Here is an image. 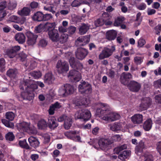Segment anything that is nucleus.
Returning a JSON list of instances; mask_svg holds the SVG:
<instances>
[{
    "instance_id": "20",
    "label": "nucleus",
    "mask_w": 161,
    "mask_h": 161,
    "mask_svg": "<svg viewBox=\"0 0 161 161\" xmlns=\"http://www.w3.org/2000/svg\"><path fill=\"white\" fill-rule=\"evenodd\" d=\"M28 140L30 145L34 148H36L39 146L40 142L36 138L31 136Z\"/></svg>"
},
{
    "instance_id": "14",
    "label": "nucleus",
    "mask_w": 161,
    "mask_h": 161,
    "mask_svg": "<svg viewBox=\"0 0 161 161\" xmlns=\"http://www.w3.org/2000/svg\"><path fill=\"white\" fill-rule=\"evenodd\" d=\"M65 136L69 139L73 140L76 142H80L81 138L79 135H76V131L75 130L70 131L66 132Z\"/></svg>"
},
{
    "instance_id": "39",
    "label": "nucleus",
    "mask_w": 161,
    "mask_h": 161,
    "mask_svg": "<svg viewBox=\"0 0 161 161\" xmlns=\"http://www.w3.org/2000/svg\"><path fill=\"white\" fill-rule=\"evenodd\" d=\"M130 154V151L129 150L124 151L121 153L120 154L118 157V158L119 159V157L122 158L123 159L127 158V157L129 156Z\"/></svg>"
},
{
    "instance_id": "63",
    "label": "nucleus",
    "mask_w": 161,
    "mask_h": 161,
    "mask_svg": "<svg viewBox=\"0 0 161 161\" xmlns=\"http://www.w3.org/2000/svg\"><path fill=\"white\" fill-rule=\"evenodd\" d=\"M156 12L155 10L153 9H149L147 11V14L148 15H150L155 14Z\"/></svg>"
},
{
    "instance_id": "56",
    "label": "nucleus",
    "mask_w": 161,
    "mask_h": 161,
    "mask_svg": "<svg viewBox=\"0 0 161 161\" xmlns=\"http://www.w3.org/2000/svg\"><path fill=\"white\" fill-rule=\"evenodd\" d=\"M146 5L144 3H142L137 6V8L139 10H144L146 8Z\"/></svg>"
},
{
    "instance_id": "15",
    "label": "nucleus",
    "mask_w": 161,
    "mask_h": 161,
    "mask_svg": "<svg viewBox=\"0 0 161 161\" xmlns=\"http://www.w3.org/2000/svg\"><path fill=\"white\" fill-rule=\"evenodd\" d=\"M48 35L53 42H57L58 41L59 34L57 30H51L48 32Z\"/></svg>"
},
{
    "instance_id": "29",
    "label": "nucleus",
    "mask_w": 161,
    "mask_h": 161,
    "mask_svg": "<svg viewBox=\"0 0 161 161\" xmlns=\"http://www.w3.org/2000/svg\"><path fill=\"white\" fill-rule=\"evenodd\" d=\"M125 18L122 16L118 17L114 19V23L112 24L113 26L116 27L119 26L121 24H122L125 20Z\"/></svg>"
},
{
    "instance_id": "31",
    "label": "nucleus",
    "mask_w": 161,
    "mask_h": 161,
    "mask_svg": "<svg viewBox=\"0 0 161 161\" xmlns=\"http://www.w3.org/2000/svg\"><path fill=\"white\" fill-rule=\"evenodd\" d=\"M89 27L85 24H82L79 28V33L81 35H84L86 33L89 29Z\"/></svg>"
},
{
    "instance_id": "33",
    "label": "nucleus",
    "mask_w": 161,
    "mask_h": 161,
    "mask_svg": "<svg viewBox=\"0 0 161 161\" xmlns=\"http://www.w3.org/2000/svg\"><path fill=\"white\" fill-rule=\"evenodd\" d=\"M72 123V119L69 117L67 118L64 122V129L66 130L69 129L71 126Z\"/></svg>"
},
{
    "instance_id": "5",
    "label": "nucleus",
    "mask_w": 161,
    "mask_h": 161,
    "mask_svg": "<svg viewBox=\"0 0 161 161\" xmlns=\"http://www.w3.org/2000/svg\"><path fill=\"white\" fill-rule=\"evenodd\" d=\"M91 117V114L90 111L86 109H79L75 114V119H82L85 122L89 120Z\"/></svg>"
},
{
    "instance_id": "26",
    "label": "nucleus",
    "mask_w": 161,
    "mask_h": 161,
    "mask_svg": "<svg viewBox=\"0 0 161 161\" xmlns=\"http://www.w3.org/2000/svg\"><path fill=\"white\" fill-rule=\"evenodd\" d=\"M18 129L27 132L28 130H31V128L29 127V124L25 122H23L20 123L18 125Z\"/></svg>"
},
{
    "instance_id": "38",
    "label": "nucleus",
    "mask_w": 161,
    "mask_h": 161,
    "mask_svg": "<svg viewBox=\"0 0 161 161\" xmlns=\"http://www.w3.org/2000/svg\"><path fill=\"white\" fill-rule=\"evenodd\" d=\"M121 128L120 123H115L110 127V129L113 131L119 130Z\"/></svg>"
},
{
    "instance_id": "41",
    "label": "nucleus",
    "mask_w": 161,
    "mask_h": 161,
    "mask_svg": "<svg viewBox=\"0 0 161 161\" xmlns=\"http://www.w3.org/2000/svg\"><path fill=\"white\" fill-rule=\"evenodd\" d=\"M38 126L40 129H44L47 126V124L44 119H42L38 122Z\"/></svg>"
},
{
    "instance_id": "28",
    "label": "nucleus",
    "mask_w": 161,
    "mask_h": 161,
    "mask_svg": "<svg viewBox=\"0 0 161 161\" xmlns=\"http://www.w3.org/2000/svg\"><path fill=\"white\" fill-rule=\"evenodd\" d=\"M152 120L150 119H148L144 122L143 128L145 131H149L152 128Z\"/></svg>"
},
{
    "instance_id": "53",
    "label": "nucleus",
    "mask_w": 161,
    "mask_h": 161,
    "mask_svg": "<svg viewBox=\"0 0 161 161\" xmlns=\"http://www.w3.org/2000/svg\"><path fill=\"white\" fill-rule=\"evenodd\" d=\"M47 42L45 39H41L38 45L41 47H44L47 45Z\"/></svg>"
},
{
    "instance_id": "6",
    "label": "nucleus",
    "mask_w": 161,
    "mask_h": 161,
    "mask_svg": "<svg viewBox=\"0 0 161 161\" xmlns=\"http://www.w3.org/2000/svg\"><path fill=\"white\" fill-rule=\"evenodd\" d=\"M52 18L53 16L51 14H44L42 12L40 11H38L35 13L32 17L33 20L38 21H46Z\"/></svg>"
},
{
    "instance_id": "25",
    "label": "nucleus",
    "mask_w": 161,
    "mask_h": 161,
    "mask_svg": "<svg viewBox=\"0 0 161 161\" xmlns=\"http://www.w3.org/2000/svg\"><path fill=\"white\" fill-rule=\"evenodd\" d=\"M48 126L51 129H54L58 126V124L57 122V120L54 117L49 118L48 119Z\"/></svg>"
},
{
    "instance_id": "64",
    "label": "nucleus",
    "mask_w": 161,
    "mask_h": 161,
    "mask_svg": "<svg viewBox=\"0 0 161 161\" xmlns=\"http://www.w3.org/2000/svg\"><path fill=\"white\" fill-rule=\"evenodd\" d=\"M155 98L158 102L161 104V94H159L155 96Z\"/></svg>"
},
{
    "instance_id": "21",
    "label": "nucleus",
    "mask_w": 161,
    "mask_h": 161,
    "mask_svg": "<svg viewBox=\"0 0 161 161\" xmlns=\"http://www.w3.org/2000/svg\"><path fill=\"white\" fill-rule=\"evenodd\" d=\"M117 32L114 30H111L107 32L106 35V38L109 40H114L117 36Z\"/></svg>"
},
{
    "instance_id": "37",
    "label": "nucleus",
    "mask_w": 161,
    "mask_h": 161,
    "mask_svg": "<svg viewBox=\"0 0 161 161\" xmlns=\"http://www.w3.org/2000/svg\"><path fill=\"white\" fill-rule=\"evenodd\" d=\"M68 38V35L67 34L63 33L61 34L60 37L59 38L58 41L61 44H63L67 41Z\"/></svg>"
},
{
    "instance_id": "11",
    "label": "nucleus",
    "mask_w": 161,
    "mask_h": 161,
    "mask_svg": "<svg viewBox=\"0 0 161 161\" xmlns=\"http://www.w3.org/2000/svg\"><path fill=\"white\" fill-rule=\"evenodd\" d=\"M115 50L114 47L112 46V49L105 47L99 56V59H103L109 57L112 54Z\"/></svg>"
},
{
    "instance_id": "57",
    "label": "nucleus",
    "mask_w": 161,
    "mask_h": 161,
    "mask_svg": "<svg viewBox=\"0 0 161 161\" xmlns=\"http://www.w3.org/2000/svg\"><path fill=\"white\" fill-rule=\"evenodd\" d=\"M7 6V3L6 1H3L0 3V11L4 9Z\"/></svg>"
},
{
    "instance_id": "2",
    "label": "nucleus",
    "mask_w": 161,
    "mask_h": 161,
    "mask_svg": "<svg viewBox=\"0 0 161 161\" xmlns=\"http://www.w3.org/2000/svg\"><path fill=\"white\" fill-rule=\"evenodd\" d=\"M132 77V75L130 73L123 72L120 76V82L124 85L129 87L131 91L137 92L140 90L141 85L138 82L134 80L131 81L129 82V80Z\"/></svg>"
},
{
    "instance_id": "32",
    "label": "nucleus",
    "mask_w": 161,
    "mask_h": 161,
    "mask_svg": "<svg viewBox=\"0 0 161 161\" xmlns=\"http://www.w3.org/2000/svg\"><path fill=\"white\" fill-rule=\"evenodd\" d=\"M65 89L66 90V93L68 96L73 94L74 92V87L69 84H65L64 85Z\"/></svg>"
},
{
    "instance_id": "51",
    "label": "nucleus",
    "mask_w": 161,
    "mask_h": 161,
    "mask_svg": "<svg viewBox=\"0 0 161 161\" xmlns=\"http://www.w3.org/2000/svg\"><path fill=\"white\" fill-rule=\"evenodd\" d=\"M75 67H74V69H76L78 70H81L83 68V64L79 61H77L75 64Z\"/></svg>"
},
{
    "instance_id": "24",
    "label": "nucleus",
    "mask_w": 161,
    "mask_h": 161,
    "mask_svg": "<svg viewBox=\"0 0 161 161\" xmlns=\"http://www.w3.org/2000/svg\"><path fill=\"white\" fill-rule=\"evenodd\" d=\"M55 80L53 75L50 73H47L45 74L44 78V81L45 83L48 85L53 83Z\"/></svg>"
},
{
    "instance_id": "22",
    "label": "nucleus",
    "mask_w": 161,
    "mask_h": 161,
    "mask_svg": "<svg viewBox=\"0 0 161 161\" xmlns=\"http://www.w3.org/2000/svg\"><path fill=\"white\" fill-rule=\"evenodd\" d=\"M31 10L27 7H24L21 9L18 10V14L21 16H27L31 14Z\"/></svg>"
},
{
    "instance_id": "8",
    "label": "nucleus",
    "mask_w": 161,
    "mask_h": 161,
    "mask_svg": "<svg viewBox=\"0 0 161 161\" xmlns=\"http://www.w3.org/2000/svg\"><path fill=\"white\" fill-rule=\"evenodd\" d=\"M68 77L71 82H76L81 80V75L78 71L75 69H72L69 71Z\"/></svg>"
},
{
    "instance_id": "3",
    "label": "nucleus",
    "mask_w": 161,
    "mask_h": 161,
    "mask_svg": "<svg viewBox=\"0 0 161 161\" xmlns=\"http://www.w3.org/2000/svg\"><path fill=\"white\" fill-rule=\"evenodd\" d=\"M105 104H103V106L101 108L97 109L96 110L97 114L99 116L104 115L103 117V119L105 120L114 121L119 119L120 116L118 114L115 113H110L109 110L106 109L104 107Z\"/></svg>"
},
{
    "instance_id": "62",
    "label": "nucleus",
    "mask_w": 161,
    "mask_h": 161,
    "mask_svg": "<svg viewBox=\"0 0 161 161\" xmlns=\"http://www.w3.org/2000/svg\"><path fill=\"white\" fill-rule=\"evenodd\" d=\"M68 117L64 115H63L62 116H60L59 118H58V120L59 122H62L64 121V120H65L67 118H68Z\"/></svg>"
},
{
    "instance_id": "48",
    "label": "nucleus",
    "mask_w": 161,
    "mask_h": 161,
    "mask_svg": "<svg viewBox=\"0 0 161 161\" xmlns=\"http://www.w3.org/2000/svg\"><path fill=\"white\" fill-rule=\"evenodd\" d=\"M137 47H141L146 44V41L143 38H140L138 41Z\"/></svg>"
},
{
    "instance_id": "59",
    "label": "nucleus",
    "mask_w": 161,
    "mask_h": 161,
    "mask_svg": "<svg viewBox=\"0 0 161 161\" xmlns=\"http://www.w3.org/2000/svg\"><path fill=\"white\" fill-rule=\"evenodd\" d=\"M134 60L135 62L138 64H140L142 61L141 57L138 56L135 57Z\"/></svg>"
},
{
    "instance_id": "30",
    "label": "nucleus",
    "mask_w": 161,
    "mask_h": 161,
    "mask_svg": "<svg viewBox=\"0 0 161 161\" xmlns=\"http://www.w3.org/2000/svg\"><path fill=\"white\" fill-rule=\"evenodd\" d=\"M6 118L8 119V120L6 119H2V123L6 127L10 128V112H7L6 114Z\"/></svg>"
},
{
    "instance_id": "36",
    "label": "nucleus",
    "mask_w": 161,
    "mask_h": 161,
    "mask_svg": "<svg viewBox=\"0 0 161 161\" xmlns=\"http://www.w3.org/2000/svg\"><path fill=\"white\" fill-rule=\"evenodd\" d=\"M145 147L144 143L142 141H140L135 148L136 151L137 152L142 153Z\"/></svg>"
},
{
    "instance_id": "52",
    "label": "nucleus",
    "mask_w": 161,
    "mask_h": 161,
    "mask_svg": "<svg viewBox=\"0 0 161 161\" xmlns=\"http://www.w3.org/2000/svg\"><path fill=\"white\" fill-rule=\"evenodd\" d=\"M70 66L73 68L75 67V64L77 61H75V58L73 57L71 58L69 61Z\"/></svg>"
},
{
    "instance_id": "12",
    "label": "nucleus",
    "mask_w": 161,
    "mask_h": 161,
    "mask_svg": "<svg viewBox=\"0 0 161 161\" xmlns=\"http://www.w3.org/2000/svg\"><path fill=\"white\" fill-rule=\"evenodd\" d=\"M75 53L76 58L82 60L87 55L88 51L85 48L80 47L77 48Z\"/></svg>"
},
{
    "instance_id": "13",
    "label": "nucleus",
    "mask_w": 161,
    "mask_h": 161,
    "mask_svg": "<svg viewBox=\"0 0 161 161\" xmlns=\"http://www.w3.org/2000/svg\"><path fill=\"white\" fill-rule=\"evenodd\" d=\"M26 35L27 37V43L29 45H33L35 44L38 36L34 34L30 31L26 32Z\"/></svg>"
},
{
    "instance_id": "58",
    "label": "nucleus",
    "mask_w": 161,
    "mask_h": 161,
    "mask_svg": "<svg viewBox=\"0 0 161 161\" xmlns=\"http://www.w3.org/2000/svg\"><path fill=\"white\" fill-rule=\"evenodd\" d=\"M156 149L158 152L161 155V142H159L157 143Z\"/></svg>"
},
{
    "instance_id": "55",
    "label": "nucleus",
    "mask_w": 161,
    "mask_h": 161,
    "mask_svg": "<svg viewBox=\"0 0 161 161\" xmlns=\"http://www.w3.org/2000/svg\"><path fill=\"white\" fill-rule=\"evenodd\" d=\"M107 75L111 79H113L114 76L115 72L114 70L112 69H109V71L107 72Z\"/></svg>"
},
{
    "instance_id": "27",
    "label": "nucleus",
    "mask_w": 161,
    "mask_h": 161,
    "mask_svg": "<svg viewBox=\"0 0 161 161\" xmlns=\"http://www.w3.org/2000/svg\"><path fill=\"white\" fill-rule=\"evenodd\" d=\"M20 48V47L18 45L11 47V58H13L17 55Z\"/></svg>"
},
{
    "instance_id": "54",
    "label": "nucleus",
    "mask_w": 161,
    "mask_h": 161,
    "mask_svg": "<svg viewBox=\"0 0 161 161\" xmlns=\"http://www.w3.org/2000/svg\"><path fill=\"white\" fill-rule=\"evenodd\" d=\"M44 9L45 10L49 11L53 14L55 13V11L54 10V7L52 6L44 7Z\"/></svg>"
},
{
    "instance_id": "4",
    "label": "nucleus",
    "mask_w": 161,
    "mask_h": 161,
    "mask_svg": "<svg viewBox=\"0 0 161 161\" xmlns=\"http://www.w3.org/2000/svg\"><path fill=\"white\" fill-rule=\"evenodd\" d=\"M78 88L79 92L85 96H88L92 92V87L91 85L88 82L83 80L81 81Z\"/></svg>"
},
{
    "instance_id": "61",
    "label": "nucleus",
    "mask_w": 161,
    "mask_h": 161,
    "mask_svg": "<svg viewBox=\"0 0 161 161\" xmlns=\"http://www.w3.org/2000/svg\"><path fill=\"white\" fill-rule=\"evenodd\" d=\"M42 26L41 25H38L36 27L35 29V31L36 33H40L42 31Z\"/></svg>"
},
{
    "instance_id": "46",
    "label": "nucleus",
    "mask_w": 161,
    "mask_h": 161,
    "mask_svg": "<svg viewBox=\"0 0 161 161\" xmlns=\"http://www.w3.org/2000/svg\"><path fill=\"white\" fill-rule=\"evenodd\" d=\"M143 161H153V157L151 154H146L144 155Z\"/></svg>"
},
{
    "instance_id": "42",
    "label": "nucleus",
    "mask_w": 161,
    "mask_h": 161,
    "mask_svg": "<svg viewBox=\"0 0 161 161\" xmlns=\"http://www.w3.org/2000/svg\"><path fill=\"white\" fill-rule=\"evenodd\" d=\"M5 62L3 58L0 59V72H3L5 70Z\"/></svg>"
},
{
    "instance_id": "40",
    "label": "nucleus",
    "mask_w": 161,
    "mask_h": 161,
    "mask_svg": "<svg viewBox=\"0 0 161 161\" xmlns=\"http://www.w3.org/2000/svg\"><path fill=\"white\" fill-rule=\"evenodd\" d=\"M30 74L35 79H38L42 76L41 73L40 71H34L30 72Z\"/></svg>"
},
{
    "instance_id": "50",
    "label": "nucleus",
    "mask_w": 161,
    "mask_h": 161,
    "mask_svg": "<svg viewBox=\"0 0 161 161\" xmlns=\"http://www.w3.org/2000/svg\"><path fill=\"white\" fill-rule=\"evenodd\" d=\"M39 4L35 1L32 2L31 3L30 6L32 10L38 7Z\"/></svg>"
},
{
    "instance_id": "49",
    "label": "nucleus",
    "mask_w": 161,
    "mask_h": 161,
    "mask_svg": "<svg viewBox=\"0 0 161 161\" xmlns=\"http://www.w3.org/2000/svg\"><path fill=\"white\" fill-rule=\"evenodd\" d=\"M11 79L12 78H15L18 73L17 70L16 69H11Z\"/></svg>"
},
{
    "instance_id": "18",
    "label": "nucleus",
    "mask_w": 161,
    "mask_h": 161,
    "mask_svg": "<svg viewBox=\"0 0 161 161\" xmlns=\"http://www.w3.org/2000/svg\"><path fill=\"white\" fill-rule=\"evenodd\" d=\"M60 103L58 102L52 104L50 106L48 110V113L50 115H53L54 114V111L57 110L58 109L61 107Z\"/></svg>"
},
{
    "instance_id": "60",
    "label": "nucleus",
    "mask_w": 161,
    "mask_h": 161,
    "mask_svg": "<svg viewBox=\"0 0 161 161\" xmlns=\"http://www.w3.org/2000/svg\"><path fill=\"white\" fill-rule=\"evenodd\" d=\"M17 5V2L15 1H12L11 0V10L15 9Z\"/></svg>"
},
{
    "instance_id": "44",
    "label": "nucleus",
    "mask_w": 161,
    "mask_h": 161,
    "mask_svg": "<svg viewBox=\"0 0 161 161\" xmlns=\"http://www.w3.org/2000/svg\"><path fill=\"white\" fill-rule=\"evenodd\" d=\"M94 24L96 27L100 26L105 24L104 22H103L101 17L95 20L94 22Z\"/></svg>"
},
{
    "instance_id": "16",
    "label": "nucleus",
    "mask_w": 161,
    "mask_h": 161,
    "mask_svg": "<svg viewBox=\"0 0 161 161\" xmlns=\"http://www.w3.org/2000/svg\"><path fill=\"white\" fill-rule=\"evenodd\" d=\"M89 42V39L87 37H79L75 41V44L78 47L84 46Z\"/></svg>"
},
{
    "instance_id": "23",
    "label": "nucleus",
    "mask_w": 161,
    "mask_h": 161,
    "mask_svg": "<svg viewBox=\"0 0 161 161\" xmlns=\"http://www.w3.org/2000/svg\"><path fill=\"white\" fill-rule=\"evenodd\" d=\"M14 38L15 40L19 44H22L25 42V36L22 33L19 32L17 33Z\"/></svg>"
},
{
    "instance_id": "34",
    "label": "nucleus",
    "mask_w": 161,
    "mask_h": 161,
    "mask_svg": "<svg viewBox=\"0 0 161 161\" xmlns=\"http://www.w3.org/2000/svg\"><path fill=\"white\" fill-rule=\"evenodd\" d=\"M56 26L55 23L54 22L53 23L47 22L44 25V27L47 31L48 32L51 30L55 29L54 28Z\"/></svg>"
},
{
    "instance_id": "9",
    "label": "nucleus",
    "mask_w": 161,
    "mask_h": 161,
    "mask_svg": "<svg viewBox=\"0 0 161 161\" xmlns=\"http://www.w3.org/2000/svg\"><path fill=\"white\" fill-rule=\"evenodd\" d=\"M113 141L107 138H100L98 141V144L100 148L103 150L105 151L108 149L109 145L111 144Z\"/></svg>"
},
{
    "instance_id": "19",
    "label": "nucleus",
    "mask_w": 161,
    "mask_h": 161,
    "mask_svg": "<svg viewBox=\"0 0 161 161\" xmlns=\"http://www.w3.org/2000/svg\"><path fill=\"white\" fill-rule=\"evenodd\" d=\"M131 120L134 124H140L143 121V116L142 114H136L131 118Z\"/></svg>"
},
{
    "instance_id": "47",
    "label": "nucleus",
    "mask_w": 161,
    "mask_h": 161,
    "mask_svg": "<svg viewBox=\"0 0 161 161\" xmlns=\"http://www.w3.org/2000/svg\"><path fill=\"white\" fill-rule=\"evenodd\" d=\"M81 0H74L71 3V6L73 7H78L81 5Z\"/></svg>"
},
{
    "instance_id": "17",
    "label": "nucleus",
    "mask_w": 161,
    "mask_h": 161,
    "mask_svg": "<svg viewBox=\"0 0 161 161\" xmlns=\"http://www.w3.org/2000/svg\"><path fill=\"white\" fill-rule=\"evenodd\" d=\"M106 25H112L113 22L109 20L112 18V16L107 12H104L101 17Z\"/></svg>"
},
{
    "instance_id": "10",
    "label": "nucleus",
    "mask_w": 161,
    "mask_h": 161,
    "mask_svg": "<svg viewBox=\"0 0 161 161\" xmlns=\"http://www.w3.org/2000/svg\"><path fill=\"white\" fill-rule=\"evenodd\" d=\"M56 68L59 74H62L68 71L69 64L66 62H62L59 61L57 64Z\"/></svg>"
},
{
    "instance_id": "43",
    "label": "nucleus",
    "mask_w": 161,
    "mask_h": 161,
    "mask_svg": "<svg viewBox=\"0 0 161 161\" xmlns=\"http://www.w3.org/2000/svg\"><path fill=\"white\" fill-rule=\"evenodd\" d=\"M58 93L59 95L63 97H65L67 96V94L66 93V90L64 86L61 87L59 88L58 90Z\"/></svg>"
},
{
    "instance_id": "7",
    "label": "nucleus",
    "mask_w": 161,
    "mask_h": 161,
    "mask_svg": "<svg viewBox=\"0 0 161 161\" xmlns=\"http://www.w3.org/2000/svg\"><path fill=\"white\" fill-rule=\"evenodd\" d=\"M73 104L75 107L80 108L82 105L86 106L90 103V101L86 98H84L80 96H77L73 100Z\"/></svg>"
},
{
    "instance_id": "1",
    "label": "nucleus",
    "mask_w": 161,
    "mask_h": 161,
    "mask_svg": "<svg viewBox=\"0 0 161 161\" xmlns=\"http://www.w3.org/2000/svg\"><path fill=\"white\" fill-rule=\"evenodd\" d=\"M38 86L41 88L44 86L43 82L30 79L24 80L23 83L19 86L20 89L25 90L21 93V96L23 99L29 101L33 100L34 97L33 92L38 88Z\"/></svg>"
},
{
    "instance_id": "35",
    "label": "nucleus",
    "mask_w": 161,
    "mask_h": 161,
    "mask_svg": "<svg viewBox=\"0 0 161 161\" xmlns=\"http://www.w3.org/2000/svg\"><path fill=\"white\" fill-rule=\"evenodd\" d=\"M19 146L22 148H25L26 149H30V147L26 142V140L25 139L22 141H19Z\"/></svg>"
},
{
    "instance_id": "45",
    "label": "nucleus",
    "mask_w": 161,
    "mask_h": 161,
    "mask_svg": "<svg viewBox=\"0 0 161 161\" xmlns=\"http://www.w3.org/2000/svg\"><path fill=\"white\" fill-rule=\"evenodd\" d=\"M76 30V27L71 25L69 27L67 31H68V33L70 35L74 34Z\"/></svg>"
}]
</instances>
